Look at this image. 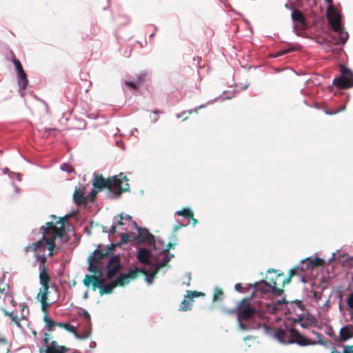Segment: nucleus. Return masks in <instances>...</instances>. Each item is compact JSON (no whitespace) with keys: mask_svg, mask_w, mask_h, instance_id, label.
I'll return each instance as SVG.
<instances>
[{"mask_svg":"<svg viewBox=\"0 0 353 353\" xmlns=\"http://www.w3.org/2000/svg\"><path fill=\"white\" fill-rule=\"evenodd\" d=\"M110 256L107 264V273L106 277L109 280H112L121 270V260L120 254H114L113 252L108 251L105 248L102 250L101 245H99L98 248L94 250L92 254L88 258L89 265L88 270L90 272L99 273L101 274V270L99 263H101V260L105 257Z\"/></svg>","mask_w":353,"mask_h":353,"instance_id":"nucleus-1","label":"nucleus"},{"mask_svg":"<svg viewBox=\"0 0 353 353\" xmlns=\"http://www.w3.org/2000/svg\"><path fill=\"white\" fill-rule=\"evenodd\" d=\"M119 176H113L105 179L102 175L96 172L93 174L92 185L94 188L101 190L103 188L108 189L110 194L108 195L110 199L118 198L121 192L129 190L130 185L127 183L128 179L121 172Z\"/></svg>","mask_w":353,"mask_h":353,"instance_id":"nucleus-2","label":"nucleus"},{"mask_svg":"<svg viewBox=\"0 0 353 353\" xmlns=\"http://www.w3.org/2000/svg\"><path fill=\"white\" fill-rule=\"evenodd\" d=\"M237 309H239L238 321L241 328L244 327L242 323L243 320L250 321L258 319L256 325H254L253 328H258L263 326L265 332L266 334H270L271 328L263 321V314L255 307H252L250 298L243 299L237 305Z\"/></svg>","mask_w":353,"mask_h":353,"instance_id":"nucleus-3","label":"nucleus"},{"mask_svg":"<svg viewBox=\"0 0 353 353\" xmlns=\"http://www.w3.org/2000/svg\"><path fill=\"white\" fill-rule=\"evenodd\" d=\"M327 3V8L326 10V17L329 25L332 30L337 33L339 42L344 44L348 39L349 34L341 25V14L340 12L334 7L332 5V0H325Z\"/></svg>","mask_w":353,"mask_h":353,"instance_id":"nucleus-4","label":"nucleus"},{"mask_svg":"<svg viewBox=\"0 0 353 353\" xmlns=\"http://www.w3.org/2000/svg\"><path fill=\"white\" fill-rule=\"evenodd\" d=\"M59 237L63 243H67L69 240L65 230L61 225L59 228L54 234L50 237L43 236L38 241L32 243L31 245L26 247V251L36 252L39 250H54L55 248V240Z\"/></svg>","mask_w":353,"mask_h":353,"instance_id":"nucleus-5","label":"nucleus"},{"mask_svg":"<svg viewBox=\"0 0 353 353\" xmlns=\"http://www.w3.org/2000/svg\"><path fill=\"white\" fill-rule=\"evenodd\" d=\"M142 271V269H137L135 268L134 269H130L128 273L125 274H120L114 282H112L106 284L105 281L103 283V284L99 288L100 294H110L112 292L113 289L117 285H123L129 283V279L135 278L136 274L138 272Z\"/></svg>","mask_w":353,"mask_h":353,"instance_id":"nucleus-6","label":"nucleus"},{"mask_svg":"<svg viewBox=\"0 0 353 353\" xmlns=\"http://www.w3.org/2000/svg\"><path fill=\"white\" fill-rule=\"evenodd\" d=\"M132 225L137 230V235H135L136 243H146L149 245H152L154 250H160L161 252L167 251L166 249H161L158 247V243L162 242L159 238L155 239L152 235L146 228H139L136 222H132Z\"/></svg>","mask_w":353,"mask_h":353,"instance_id":"nucleus-7","label":"nucleus"},{"mask_svg":"<svg viewBox=\"0 0 353 353\" xmlns=\"http://www.w3.org/2000/svg\"><path fill=\"white\" fill-rule=\"evenodd\" d=\"M312 333L317 336V338L319 339L318 341H312L301 334L295 328H291L290 330L291 339L288 341V343H296L298 345L303 347L307 345H314L316 344H320L322 345H325V342L321 339L322 335L320 333L316 332L314 330H312Z\"/></svg>","mask_w":353,"mask_h":353,"instance_id":"nucleus-8","label":"nucleus"},{"mask_svg":"<svg viewBox=\"0 0 353 353\" xmlns=\"http://www.w3.org/2000/svg\"><path fill=\"white\" fill-rule=\"evenodd\" d=\"M332 84L341 89L353 86V72L345 66L341 67V76L333 79Z\"/></svg>","mask_w":353,"mask_h":353,"instance_id":"nucleus-9","label":"nucleus"},{"mask_svg":"<svg viewBox=\"0 0 353 353\" xmlns=\"http://www.w3.org/2000/svg\"><path fill=\"white\" fill-rule=\"evenodd\" d=\"M324 264V261L322 259L319 257H316L314 259H311L310 257L307 258L304 261H302V265H299L294 268H292L290 271L289 277L285 279L287 283L290 281V278L296 274V272L300 270L301 272H304L305 270L313 269L315 267L323 265Z\"/></svg>","mask_w":353,"mask_h":353,"instance_id":"nucleus-10","label":"nucleus"},{"mask_svg":"<svg viewBox=\"0 0 353 353\" xmlns=\"http://www.w3.org/2000/svg\"><path fill=\"white\" fill-rule=\"evenodd\" d=\"M304 310L305 306L300 300L297 299L289 302L288 305H287L288 312L290 314L294 313L297 316V318L294 319V323L300 322L303 320Z\"/></svg>","mask_w":353,"mask_h":353,"instance_id":"nucleus-11","label":"nucleus"},{"mask_svg":"<svg viewBox=\"0 0 353 353\" xmlns=\"http://www.w3.org/2000/svg\"><path fill=\"white\" fill-rule=\"evenodd\" d=\"M121 239L117 243H111L109 245H107L105 248L108 251L113 252L115 253V248L121 247L122 244H127L128 243H136L135 234L132 232H121L119 234Z\"/></svg>","mask_w":353,"mask_h":353,"instance_id":"nucleus-12","label":"nucleus"},{"mask_svg":"<svg viewBox=\"0 0 353 353\" xmlns=\"http://www.w3.org/2000/svg\"><path fill=\"white\" fill-rule=\"evenodd\" d=\"M125 222H128L129 223L132 224V217L128 214H123L121 213L119 215V219H117L116 217L114 218V221L111 226V229L110 233L114 234L117 232V229L121 230H127L126 228H124V225Z\"/></svg>","mask_w":353,"mask_h":353,"instance_id":"nucleus-13","label":"nucleus"},{"mask_svg":"<svg viewBox=\"0 0 353 353\" xmlns=\"http://www.w3.org/2000/svg\"><path fill=\"white\" fill-rule=\"evenodd\" d=\"M201 294V292H197L196 291L192 292L190 290L187 291V295L184 296L183 301L181 303L180 310L188 311L190 310L192 307V302L193 301V297L198 296Z\"/></svg>","mask_w":353,"mask_h":353,"instance_id":"nucleus-14","label":"nucleus"},{"mask_svg":"<svg viewBox=\"0 0 353 353\" xmlns=\"http://www.w3.org/2000/svg\"><path fill=\"white\" fill-rule=\"evenodd\" d=\"M88 196L84 195V188H76L73 194V201L76 205L85 206L88 201Z\"/></svg>","mask_w":353,"mask_h":353,"instance_id":"nucleus-15","label":"nucleus"},{"mask_svg":"<svg viewBox=\"0 0 353 353\" xmlns=\"http://www.w3.org/2000/svg\"><path fill=\"white\" fill-rule=\"evenodd\" d=\"M249 288H254V292H260L261 294H266L270 292L272 285L265 280H261L254 284H250Z\"/></svg>","mask_w":353,"mask_h":353,"instance_id":"nucleus-16","label":"nucleus"},{"mask_svg":"<svg viewBox=\"0 0 353 353\" xmlns=\"http://www.w3.org/2000/svg\"><path fill=\"white\" fill-rule=\"evenodd\" d=\"M152 256L151 252L147 248H140L138 251L137 258L138 261L145 265H150Z\"/></svg>","mask_w":353,"mask_h":353,"instance_id":"nucleus-17","label":"nucleus"},{"mask_svg":"<svg viewBox=\"0 0 353 353\" xmlns=\"http://www.w3.org/2000/svg\"><path fill=\"white\" fill-rule=\"evenodd\" d=\"M353 337V325H347L343 326L339 332L340 341L342 342L346 341Z\"/></svg>","mask_w":353,"mask_h":353,"instance_id":"nucleus-18","label":"nucleus"},{"mask_svg":"<svg viewBox=\"0 0 353 353\" xmlns=\"http://www.w3.org/2000/svg\"><path fill=\"white\" fill-rule=\"evenodd\" d=\"M46 225V227L43 225L39 228V232L42 234V236L50 237L52 236L54 232L59 228L54 225L53 222H48Z\"/></svg>","mask_w":353,"mask_h":353,"instance_id":"nucleus-19","label":"nucleus"},{"mask_svg":"<svg viewBox=\"0 0 353 353\" xmlns=\"http://www.w3.org/2000/svg\"><path fill=\"white\" fill-rule=\"evenodd\" d=\"M161 249H166L167 251L161 252L160 250H157L160 254H163V259L160 261H158L156 265L154 267V268L157 269V271L159 270L160 268L165 265L170 260V259L173 257V255L170 254V253L169 252L168 248H162Z\"/></svg>","mask_w":353,"mask_h":353,"instance_id":"nucleus-20","label":"nucleus"},{"mask_svg":"<svg viewBox=\"0 0 353 353\" xmlns=\"http://www.w3.org/2000/svg\"><path fill=\"white\" fill-rule=\"evenodd\" d=\"M18 85L20 90H25L28 83V79L25 71L17 74Z\"/></svg>","mask_w":353,"mask_h":353,"instance_id":"nucleus-21","label":"nucleus"},{"mask_svg":"<svg viewBox=\"0 0 353 353\" xmlns=\"http://www.w3.org/2000/svg\"><path fill=\"white\" fill-rule=\"evenodd\" d=\"M291 17L294 23L298 22L303 26H305L306 25L305 18L300 10L293 9L291 14Z\"/></svg>","mask_w":353,"mask_h":353,"instance_id":"nucleus-22","label":"nucleus"},{"mask_svg":"<svg viewBox=\"0 0 353 353\" xmlns=\"http://www.w3.org/2000/svg\"><path fill=\"white\" fill-rule=\"evenodd\" d=\"M36 260L33 263V266H36L37 263H39V270L46 269V263L47 261L46 256L44 254H36Z\"/></svg>","mask_w":353,"mask_h":353,"instance_id":"nucleus-23","label":"nucleus"},{"mask_svg":"<svg viewBox=\"0 0 353 353\" xmlns=\"http://www.w3.org/2000/svg\"><path fill=\"white\" fill-rule=\"evenodd\" d=\"M39 270V283L41 285H44L45 283H49L50 281V274L47 272L46 269Z\"/></svg>","mask_w":353,"mask_h":353,"instance_id":"nucleus-24","label":"nucleus"},{"mask_svg":"<svg viewBox=\"0 0 353 353\" xmlns=\"http://www.w3.org/2000/svg\"><path fill=\"white\" fill-rule=\"evenodd\" d=\"M347 310H349L350 321H353V292L349 294L347 300Z\"/></svg>","mask_w":353,"mask_h":353,"instance_id":"nucleus-25","label":"nucleus"},{"mask_svg":"<svg viewBox=\"0 0 353 353\" xmlns=\"http://www.w3.org/2000/svg\"><path fill=\"white\" fill-rule=\"evenodd\" d=\"M274 336L280 343L283 344H288V341L286 342L285 341V331L283 328H277L274 333Z\"/></svg>","mask_w":353,"mask_h":353,"instance_id":"nucleus-26","label":"nucleus"},{"mask_svg":"<svg viewBox=\"0 0 353 353\" xmlns=\"http://www.w3.org/2000/svg\"><path fill=\"white\" fill-rule=\"evenodd\" d=\"M141 269H142V271L138 272L136 274V275L139 272H143V273L145 274V281L148 283V285H151L153 283V280H154L155 274L157 273V270L154 268L153 271L150 274H147L145 272L144 268H141Z\"/></svg>","mask_w":353,"mask_h":353,"instance_id":"nucleus-27","label":"nucleus"},{"mask_svg":"<svg viewBox=\"0 0 353 353\" xmlns=\"http://www.w3.org/2000/svg\"><path fill=\"white\" fill-rule=\"evenodd\" d=\"M91 279H92V283L93 285V290H95L96 287H98L99 288L101 287V285L103 284V283L105 281L104 278L102 276V274H99V276H90Z\"/></svg>","mask_w":353,"mask_h":353,"instance_id":"nucleus-28","label":"nucleus"},{"mask_svg":"<svg viewBox=\"0 0 353 353\" xmlns=\"http://www.w3.org/2000/svg\"><path fill=\"white\" fill-rule=\"evenodd\" d=\"M79 314L80 316H82L85 319V325L87 327H90L91 319H90V315L88 312V311H86L85 309L81 308L79 310Z\"/></svg>","mask_w":353,"mask_h":353,"instance_id":"nucleus-29","label":"nucleus"},{"mask_svg":"<svg viewBox=\"0 0 353 353\" xmlns=\"http://www.w3.org/2000/svg\"><path fill=\"white\" fill-rule=\"evenodd\" d=\"M41 286H42V292H41V301L43 303V305L47 299V296H48V290H49L50 286H49V283H45L44 285H41Z\"/></svg>","mask_w":353,"mask_h":353,"instance_id":"nucleus-30","label":"nucleus"},{"mask_svg":"<svg viewBox=\"0 0 353 353\" xmlns=\"http://www.w3.org/2000/svg\"><path fill=\"white\" fill-rule=\"evenodd\" d=\"M43 321L46 323V326L48 327V331H52V327L57 324V322L53 321L48 314L44 315Z\"/></svg>","mask_w":353,"mask_h":353,"instance_id":"nucleus-31","label":"nucleus"},{"mask_svg":"<svg viewBox=\"0 0 353 353\" xmlns=\"http://www.w3.org/2000/svg\"><path fill=\"white\" fill-rule=\"evenodd\" d=\"M176 214L179 216H183L185 218L192 217L193 216V212L189 208L177 210Z\"/></svg>","mask_w":353,"mask_h":353,"instance_id":"nucleus-32","label":"nucleus"},{"mask_svg":"<svg viewBox=\"0 0 353 353\" xmlns=\"http://www.w3.org/2000/svg\"><path fill=\"white\" fill-rule=\"evenodd\" d=\"M267 310L269 313L272 314H275L277 313L279 307L277 306V304H274L273 302L270 304H267Z\"/></svg>","mask_w":353,"mask_h":353,"instance_id":"nucleus-33","label":"nucleus"},{"mask_svg":"<svg viewBox=\"0 0 353 353\" xmlns=\"http://www.w3.org/2000/svg\"><path fill=\"white\" fill-rule=\"evenodd\" d=\"M68 350L65 347H61L60 349H45L44 351L46 353H66Z\"/></svg>","mask_w":353,"mask_h":353,"instance_id":"nucleus-34","label":"nucleus"},{"mask_svg":"<svg viewBox=\"0 0 353 353\" xmlns=\"http://www.w3.org/2000/svg\"><path fill=\"white\" fill-rule=\"evenodd\" d=\"M276 282H274V285H272V289L270 290V292L274 296H281L284 291L281 289H279L276 287Z\"/></svg>","mask_w":353,"mask_h":353,"instance_id":"nucleus-35","label":"nucleus"},{"mask_svg":"<svg viewBox=\"0 0 353 353\" xmlns=\"http://www.w3.org/2000/svg\"><path fill=\"white\" fill-rule=\"evenodd\" d=\"M72 334L77 339H86L90 336V335L91 334V331H90V329L89 328L88 330H85L84 335H81L75 330L74 332H72Z\"/></svg>","mask_w":353,"mask_h":353,"instance_id":"nucleus-36","label":"nucleus"},{"mask_svg":"<svg viewBox=\"0 0 353 353\" xmlns=\"http://www.w3.org/2000/svg\"><path fill=\"white\" fill-rule=\"evenodd\" d=\"M60 169L68 173H72L74 171V169L70 165L65 163L61 164Z\"/></svg>","mask_w":353,"mask_h":353,"instance_id":"nucleus-37","label":"nucleus"},{"mask_svg":"<svg viewBox=\"0 0 353 353\" xmlns=\"http://www.w3.org/2000/svg\"><path fill=\"white\" fill-rule=\"evenodd\" d=\"M13 63H14V65L15 66V68H16V70H17V74L19 73L21 71V72L24 71L20 61H19L18 59H14L13 60Z\"/></svg>","mask_w":353,"mask_h":353,"instance_id":"nucleus-38","label":"nucleus"},{"mask_svg":"<svg viewBox=\"0 0 353 353\" xmlns=\"http://www.w3.org/2000/svg\"><path fill=\"white\" fill-rule=\"evenodd\" d=\"M145 76L146 73L145 72H142L141 73L137 75L136 81L139 85L144 81Z\"/></svg>","mask_w":353,"mask_h":353,"instance_id":"nucleus-39","label":"nucleus"},{"mask_svg":"<svg viewBox=\"0 0 353 353\" xmlns=\"http://www.w3.org/2000/svg\"><path fill=\"white\" fill-rule=\"evenodd\" d=\"M125 85L132 89H137L139 85L137 83V81H125Z\"/></svg>","mask_w":353,"mask_h":353,"instance_id":"nucleus-40","label":"nucleus"},{"mask_svg":"<svg viewBox=\"0 0 353 353\" xmlns=\"http://www.w3.org/2000/svg\"><path fill=\"white\" fill-rule=\"evenodd\" d=\"M274 304H277V306L279 307L280 305L285 304V307H287V305H288L289 302L286 301V299L283 297H282L281 299H279L276 301H273Z\"/></svg>","mask_w":353,"mask_h":353,"instance_id":"nucleus-41","label":"nucleus"},{"mask_svg":"<svg viewBox=\"0 0 353 353\" xmlns=\"http://www.w3.org/2000/svg\"><path fill=\"white\" fill-rule=\"evenodd\" d=\"M6 314L9 315L11 317V320L12 321H14L18 327L20 326V323H19V319L17 316L13 315L12 312H10V313L7 312Z\"/></svg>","mask_w":353,"mask_h":353,"instance_id":"nucleus-42","label":"nucleus"},{"mask_svg":"<svg viewBox=\"0 0 353 353\" xmlns=\"http://www.w3.org/2000/svg\"><path fill=\"white\" fill-rule=\"evenodd\" d=\"M63 328H65L67 331L71 333L74 332L75 330V327L73 325H70L69 323H65Z\"/></svg>","mask_w":353,"mask_h":353,"instance_id":"nucleus-43","label":"nucleus"},{"mask_svg":"<svg viewBox=\"0 0 353 353\" xmlns=\"http://www.w3.org/2000/svg\"><path fill=\"white\" fill-rule=\"evenodd\" d=\"M61 347H62V346L59 345L56 341H52L49 343V345H48V346H47L46 349H50V348L60 349Z\"/></svg>","mask_w":353,"mask_h":353,"instance_id":"nucleus-44","label":"nucleus"},{"mask_svg":"<svg viewBox=\"0 0 353 353\" xmlns=\"http://www.w3.org/2000/svg\"><path fill=\"white\" fill-rule=\"evenodd\" d=\"M90 276H93V275H85L83 281L85 286H89V285L92 283V279H91Z\"/></svg>","mask_w":353,"mask_h":353,"instance_id":"nucleus-45","label":"nucleus"},{"mask_svg":"<svg viewBox=\"0 0 353 353\" xmlns=\"http://www.w3.org/2000/svg\"><path fill=\"white\" fill-rule=\"evenodd\" d=\"M214 290H215V294H214V296H213V301H216L218 300V296L222 295L223 292H222L221 290L219 289L218 288H216Z\"/></svg>","mask_w":353,"mask_h":353,"instance_id":"nucleus-46","label":"nucleus"},{"mask_svg":"<svg viewBox=\"0 0 353 353\" xmlns=\"http://www.w3.org/2000/svg\"><path fill=\"white\" fill-rule=\"evenodd\" d=\"M50 336L49 334H45L44 339H43V345L46 348H47V346H48L50 342Z\"/></svg>","mask_w":353,"mask_h":353,"instance_id":"nucleus-47","label":"nucleus"},{"mask_svg":"<svg viewBox=\"0 0 353 353\" xmlns=\"http://www.w3.org/2000/svg\"><path fill=\"white\" fill-rule=\"evenodd\" d=\"M312 296H313V300L315 302H319L321 300V296L319 295L318 292H316V291H313L312 292Z\"/></svg>","mask_w":353,"mask_h":353,"instance_id":"nucleus-48","label":"nucleus"},{"mask_svg":"<svg viewBox=\"0 0 353 353\" xmlns=\"http://www.w3.org/2000/svg\"><path fill=\"white\" fill-rule=\"evenodd\" d=\"M295 50L294 48H285L280 50V54H285L292 52H294Z\"/></svg>","mask_w":353,"mask_h":353,"instance_id":"nucleus-49","label":"nucleus"},{"mask_svg":"<svg viewBox=\"0 0 353 353\" xmlns=\"http://www.w3.org/2000/svg\"><path fill=\"white\" fill-rule=\"evenodd\" d=\"M330 296L325 301V303L322 306L323 309L327 310L331 306Z\"/></svg>","mask_w":353,"mask_h":353,"instance_id":"nucleus-50","label":"nucleus"},{"mask_svg":"<svg viewBox=\"0 0 353 353\" xmlns=\"http://www.w3.org/2000/svg\"><path fill=\"white\" fill-rule=\"evenodd\" d=\"M97 193H98V191L95 190L94 189H92L91 190V192H90V200L91 202L94 201V198H95V196H96Z\"/></svg>","mask_w":353,"mask_h":353,"instance_id":"nucleus-51","label":"nucleus"},{"mask_svg":"<svg viewBox=\"0 0 353 353\" xmlns=\"http://www.w3.org/2000/svg\"><path fill=\"white\" fill-rule=\"evenodd\" d=\"M10 177L13 179L15 178L17 181H21V176L19 173L13 172L12 175H10Z\"/></svg>","mask_w":353,"mask_h":353,"instance_id":"nucleus-52","label":"nucleus"},{"mask_svg":"<svg viewBox=\"0 0 353 353\" xmlns=\"http://www.w3.org/2000/svg\"><path fill=\"white\" fill-rule=\"evenodd\" d=\"M343 353H353V345L345 347Z\"/></svg>","mask_w":353,"mask_h":353,"instance_id":"nucleus-53","label":"nucleus"},{"mask_svg":"<svg viewBox=\"0 0 353 353\" xmlns=\"http://www.w3.org/2000/svg\"><path fill=\"white\" fill-rule=\"evenodd\" d=\"M158 247L162 248H168V249L171 247L170 243H169L168 245H165L164 241L162 240V242L158 243Z\"/></svg>","mask_w":353,"mask_h":353,"instance_id":"nucleus-54","label":"nucleus"},{"mask_svg":"<svg viewBox=\"0 0 353 353\" xmlns=\"http://www.w3.org/2000/svg\"><path fill=\"white\" fill-rule=\"evenodd\" d=\"M204 107H205V105H204V104L201 105H199V106L198 108H196L192 109V110H188V113H189V114H192L193 112L196 113V112H198V110H199V109H200V108H204Z\"/></svg>","mask_w":353,"mask_h":353,"instance_id":"nucleus-55","label":"nucleus"},{"mask_svg":"<svg viewBox=\"0 0 353 353\" xmlns=\"http://www.w3.org/2000/svg\"><path fill=\"white\" fill-rule=\"evenodd\" d=\"M225 312L228 313V314H235V313H238L239 312V309H237V305L234 308V309H232V310H225Z\"/></svg>","mask_w":353,"mask_h":353,"instance_id":"nucleus-56","label":"nucleus"},{"mask_svg":"<svg viewBox=\"0 0 353 353\" xmlns=\"http://www.w3.org/2000/svg\"><path fill=\"white\" fill-rule=\"evenodd\" d=\"M235 290L239 292H242L243 287L241 283H236L234 286Z\"/></svg>","mask_w":353,"mask_h":353,"instance_id":"nucleus-57","label":"nucleus"},{"mask_svg":"<svg viewBox=\"0 0 353 353\" xmlns=\"http://www.w3.org/2000/svg\"><path fill=\"white\" fill-rule=\"evenodd\" d=\"M188 219H190V222L192 223V225H193V226H195V225H196V223H197V222H198V221H197V220H196V219H195L193 217V216H192V217H188Z\"/></svg>","mask_w":353,"mask_h":353,"instance_id":"nucleus-58","label":"nucleus"},{"mask_svg":"<svg viewBox=\"0 0 353 353\" xmlns=\"http://www.w3.org/2000/svg\"><path fill=\"white\" fill-rule=\"evenodd\" d=\"M57 129L56 128H45V131L46 133H48V134H50V133L52 131H56Z\"/></svg>","mask_w":353,"mask_h":353,"instance_id":"nucleus-59","label":"nucleus"},{"mask_svg":"<svg viewBox=\"0 0 353 353\" xmlns=\"http://www.w3.org/2000/svg\"><path fill=\"white\" fill-rule=\"evenodd\" d=\"M342 300H343V297L341 295L339 296V310L341 311L342 310V307H341V303H342Z\"/></svg>","mask_w":353,"mask_h":353,"instance_id":"nucleus-60","label":"nucleus"},{"mask_svg":"<svg viewBox=\"0 0 353 353\" xmlns=\"http://www.w3.org/2000/svg\"><path fill=\"white\" fill-rule=\"evenodd\" d=\"M97 346V343L94 341H91L89 344V347L92 349L95 348Z\"/></svg>","mask_w":353,"mask_h":353,"instance_id":"nucleus-61","label":"nucleus"},{"mask_svg":"<svg viewBox=\"0 0 353 353\" xmlns=\"http://www.w3.org/2000/svg\"><path fill=\"white\" fill-rule=\"evenodd\" d=\"M187 279H188V283L187 286L190 285V273H187Z\"/></svg>","mask_w":353,"mask_h":353,"instance_id":"nucleus-62","label":"nucleus"},{"mask_svg":"<svg viewBox=\"0 0 353 353\" xmlns=\"http://www.w3.org/2000/svg\"><path fill=\"white\" fill-rule=\"evenodd\" d=\"M283 54H280V50L276 52L272 57L274 58L279 57L280 56H283Z\"/></svg>","mask_w":353,"mask_h":353,"instance_id":"nucleus-63","label":"nucleus"},{"mask_svg":"<svg viewBox=\"0 0 353 353\" xmlns=\"http://www.w3.org/2000/svg\"><path fill=\"white\" fill-rule=\"evenodd\" d=\"M185 113V112H182L181 113L176 114V118H181L182 117V115L184 114Z\"/></svg>","mask_w":353,"mask_h":353,"instance_id":"nucleus-64","label":"nucleus"}]
</instances>
